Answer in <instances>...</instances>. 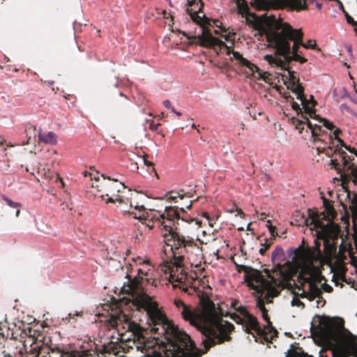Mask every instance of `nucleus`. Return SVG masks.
Returning a JSON list of instances; mask_svg holds the SVG:
<instances>
[{
	"instance_id": "0eeeda50",
	"label": "nucleus",
	"mask_w": 357,
	"mask_h": 357,
	"mask_svg": "<svg viewBox=\"0 0 357 357\" xmlns=\"http://www.w3.org/2000/svg\"><path fill=\"white\" fill-rule=\"evenodd\" d=\"M228 314L227 312L225 314L220 306H219L218 314L213 312L211 314L210 324L204 328L203 334L208 338L211 347L231 340L229 333L234 330V326L222 319V317Z\"/></svg>"
},
{
	"instance_id": "5fc2aeb1",
	"label": "nucleus",
	"mask_w": 357,
	"mask_h": 357,
	"mask_svg": "<svg viewBox=\"0 0 357 357\" xmlns=\"http://www.w3.org/2000/svg\"><path fill=\"white\" fill-rule=\"evenodd\" d=\"M250 225H251V223L247 224V231H250L251 230Z\"/></svg>"
},
{
	"instance_id": "774afa93",
	"label": "nucleus",
	"mask_w": 357,
	"mask_h": 357,
	"mask_svg": "<svg viewBox=\"0 0 357 357\" xmlns=\"http://www.w3.org/2000/svg\"><path fill=\"white\" fill-rule=\"evenodd\" d=\"M348 51H349V52H351V46L348 47Z\"/></svg>"
},
{
	"instance_id": "e433bc0d",
	"label": "nucleus",
	"mask_w": 357,
	"mask_h": 357,
	"mask_svg": "<svg viewBox=\"0 0 357 357\" xmlns=\"http://www.w3.org/2000/svg\"><path fill=\"white\" fill-rule=\"evenodd\" d=\"M192 204V200H187L185 202L181 204L180 209L182 212L185 213V208H190Z\"/></svg>"
},
{
	"instance_id": "9b49d317",
	"label": "nucleus",
	"mask_w": 357,
	"mask_h": 357,
	"mask_svg": "<svg viewBox=\"0 0 357 357\" xmlns=\"http://www.w3.org/2000/svg\"><path fill=\"white\" fill-rule=\"evenodd\" d=\"M102 177V180L96 178V183H93L91 185L94 195L105 200L107 204L123 202L124 197L122 195V190H126L125 185L118 182L117 179L111 180L110 178L106 179L103 176Z\"/></svg>"
},
{
	"instance_id": "864d4df0",
	"label": "nucleus",
	"mask_w": 357,
	"mask_h": 357,
	"mask_svg": "<svg viewBox=\"0 0 357 357\" xmlns=\"http://www.w3.org/2000/svg\"><path fill=\"white\" fill-rule=\"evenodd\" d=\"M340 3V8H341V10L343 11V13L346 12V11H345V10H344V6H343V5H342V2L340 1V3Z\"/></svg>"
},
{
	"instance_id": "423d86ee",
	"label": "nucleus",
	"mask_w": 357,
	"mask_h": 357,
	"mask_svg": "<svg viewBox=\"0 0 357 357\" xmlns=\"http://www.w3.org/2000/svg\"><path fill=\"white\" fill-rule=\"evenodd\" d=\"M317 150L318 153H324L328 157H332L333 154L337 153L340 158L341 162H338L337 159H331L330 165L332 168H334L340 176L342 181V185L347 192V197L352 199L354 204H357V194L355 192L351 193L347 190V185L351 179L355 185H357V167L354 163L350 162L354 160V158L349 156L344 151L341 150L337 146L336 149H333L331 146H317Z\"/></svg>"
},
{
	"instance_id": "ea45409f",
	"label": "nucleus",
	"mask_w": 357,
	"mask_h": 357,
	"mask_svg": "<svg viewBox=\"0 0 357 357\" xmlns=\"http://www.w3.org/2000/svg\"><path fill=\"white\" fill-rule=\"evenodd\" d=\"M128 204H130V200L128 198H126V199L124 198V202L122 203H119L120 206H121V210L122 212H123V209H129Z\"/></svg>"
},
{
	"instance_id": "f704fd0d",
	"label": "nucleus",
	"mask_w": 357,
	"mask_h": 357,
	"mask_svg": "<svg viewBox=\"0 0 357 357\" xmlns=\"http://www.w3.org/2000/svg\"><path fill=\"white\" fill-rule=\"evenodd\" d=\"M162 14L163 15V17L167 20L166 23L171 26L174 24L173 16L170 13H167L165 10H163L162 11Z\"/></svg>"
},
{
	"instance_id": "8fccbe9b",
	"label": "nucleus",
	"mask_w": 357,
	"mask_h": 357,
	"mask_svg": "<svg viewBox=\"0 0 357 357\" xmlns=\"http://www.w3.org/2000/svg\"><path fill=\"white\" fill-rule=\"evenodd\" d=\"M158 124H151L150 129L152 130H156L158 128Z\"/></svg>"
},
{
	"instance_id": "2eb2a0df",
	"label": "nucleus",
	"mask_w": 357,
	"mask_h": 357,
	"mask_svg": "<svg viewBox=\"0 0 357 357\" xmlns=\"http://www.w3.org/2000/svg\"><path fill=\"white\" fill-rule=\"evenodd\" d=\"M129 209H123V215H131L135 219L143 220L142 224L145 225L149 229H153V224H150V221L154 218L152 210L146 211L143 204H139L132 197L129 199Z\"/></svg>"
},
{
	"instance_id": "603ef678",
	"label": "nucleus",
	"mask_w": 357,
	"mask_h": 357,
	"mask_svg": "<svg viewBox=\"0 0 357 357\" xmlns=\"http://www.w3.org/2000/svg\"><path fill=\"white\" fill-rule=\"evenodd\" d=\"M6 140L0 136V145H2L5 143Z\"/></svg>"
},
{
	"instance_id": "aec40b11",
	"label": "nucleus",
	"mask_w": 357,
	"mask_h": 357,
	"mask_svg": "<svg viewBox=\"0 0 357 357\" xmlns=\"http://www.w3.org/2000/svg\"><path fill=\"white\" fill-rule=\"evenodd\" d=\"M235 7L231 9L232 13L236 12L243 18H245V0H233Z\"/></svg>"
},
{
	"instance_id": "a211bd4d",
	"label": "nucleus",
	"mask_w": 357,
	"mask_h": 357,
	"mask_svg": "<svg viewBox=\"0 0 357 357\" xmlns=\"http://www.w3.org/2000/svg\"><path fill=\"white\" fill-rule=\"evenodd\" d=\"M230 306L231 308L239 312L241 316L236 314L231 315V318L236 322L242 324L243 328L245 326L244 322L245 321V306L240 305L238 300H231Z\"/></svg>"
},
{
	"instance_id": "13d9d810",
	"label": "nucleus",
	"mask_w": 357,
	"mask_h": 357,
	"mask_svg": "<svg viewBox=\"0 0 357 357\" xmlns=\"http://www.w3.org/2000/svg\"><path fill=\"white\" fill-rule=\"evenodd\" d=\"M171 109V111L174 113H175L176 112V110L174 109V107H171V108H169Z\"/></svg>"
},
{
	"instance_id": "c9c22d12",
	"label": "nucleus",
	"mask_w": 357,
	"mask_h": 357,
	"mask_svg": "<svg viewBox=\"0 0 357 357\" xmlns=\"http://www.w3.org/2000/svg\"><path fill=\"white\" fill-rule=\"evenodd\" d=\"M9 335L8 329L3 328L0 326V340L1 339H7V337Z\"/></svg>"
},
{
	"instance_id": "37998d69",
	"label": "nucleus",
	"mask_w": 357,
	"mask_h": 357,
	"mask_svg": "<svg viewBox=\"0 0 357 357\" xmlns=\"http://www.w3.org/2000/svg\"><path fill=\"white\" fill-rule=\"evenodd\" d=\"M268 229H269V231H270L271 235L272 236V238H275L276 236H278V234L275 231V230H276L275 227H274V226H273L271 225H268Z\"/></svg>"
},
{
	"instance_id": "6ab92c4d",
	"label": "nucleus",
	"mask_w": 357,
	"mask_h": 357,
	"mask_svg": "<svg viewBox=\"0 0 357 357\" xmlns=\"http://www.w3.org/2000/svg\"><path fill=\"white\" fill-rule=\"evenodd\" d=\"M40 142L45 144H54L56 143V136L53 132H48L47 133L40 132L38 135Z\"/></svg>"
},
{
	"instance_id": "f8f14e48",
	"label": "nucleus",
	"mask_w": 357,
	"mask_h": 357,
	"mask_svg": "<svg viewBox=\"0 0 357 357\" xmlns=\"http://www.w3.org/2000/svg\"><path fill=\"white\" fill-rule=\"evenodd\" d=\"M324 279V278L321 274L311 270L302 271L298 277L301 284L296 287L298 291H301L300 297L306 298L310 301L321 298L322 291L319 288V284Z\"/></svg>"
},
{
	"instance_id": "2f4dec72",
	"label": "nucleus",
	"mask_w": 357,
	"mask_h": 357,
	"mask_svg": "<svg viewBox=\"0 0 357 357\" xmlns=\"http://www.w3.org/2000/svg\"><path fill=\"white\" fill-rule=\"evenodd\" d=\"M298 296H300V294H296L294 295L291 301V305L304 308L305 304L299 299Z\"/></svg>"
},
{
	"instance_id": "69168bd1",
	"label": "nucleus",
	"mask_w": 357,
	"mask_h": 357,
	"mask_svg": "<svg viewBox=\"0 0 357 357\" xmlns=\"http://www.w3.org/2000/svg\"><path fill=\"white\" fill-rule=\"evenodd\" d=\"M238 230H239V231H243V227H238Z\"/></svg>"
},
{
	"instance_id": "4c0bfd02",
	"label": "nucleus",
	"mask_w": 357,
	"mask_h": 357,
	"mask_svg": "<svg viewBox=\"0 0 357 357\" xmlns=\"http://www.w3.org/2000/svg\"><path fill=\"white\" fill-rule=\"evenodd\" d=\"M147 157H148V155L144 153V155H143V161H144V165L148 166V167H152V170L155 172V169L153 167V163L152 162H151V161H149L147 160Z\"/></svg>"
},
{
	"instance_id": "412c9836",
	"label": "nucleus",
	"mask_w": 357,
	"mask_h": 357,
	"mask_svg": "<svg viewBox=\"0 0 357 357\" xmlns=\"http://www.w3.org/2000/svg\"><path fill=\"white\" fill-rule=\"evenodd\" d=\"M181 314L182 317L185 321H190V324H192L195 321V314L189 306L186 305L185 307H183V310L181 311Z\"/></svg>"
},
{
	"instance_id": "4be33fe9",
	"label": "nucleus",
	"mask_w": 357,
	"mask_h": 357,
	"mask_svg": "<svg viewBox=\"0 0 357 357\" xmlns=\"http://www.w3.org/2000/svg\"><path fill=\"white\" fill-rule=\"evenodd\" d=\"M167 197L168 199H170V200H172L175 202H177V199L179 198L180 199H183L185 197H191L190 195H189L188 194H185L183 192V190H181L179 192H174V191H171V192H169L167 194Z\"/></svg>"
},
{
	"instance_id": "09e8293b",
	"label": "nucleus",
	"mask_w": 357,
	"mask_h": 357,
	"mask_svg": "<svg viewBox=\"0 0 357 357\" xmlns=\"http://www.w3.org/2000/svg\"><path fill=\"white\" fill-rule=\"evenodd\" d=\"M163 105H165V107H167L168 109L171 108V107H172L171 102L169 100H165L163 102Z\"/></svg>"
},
{
	"instance_id": "1a4fd4ad",
	"label": "nucleus",
	"mask_w": 357,
	"mask_h": 357,
	"mask_svg": "<svg viewBox=\"0 0 357 357\" xmlns=\"http://www.w3.org/2000/svg\"><path fill=\"white\" fill-rule=\"evenodd\" d=\"M257 306L262 311L264 319L268 321V326H264L262 328L257 318L247 312V334L249 336H252L256 342H261L262 344L264 342H271L275 337H278V331L271 326V322L269 321L264 306V300L259 298H257Z\"/></svg>"
},
{
	"instance_id": "338daca9",
	"label": "nucleus",
	"mask_w": 357,
	"mask_h": 357,
	"mask_svg": "<svg viewBox=\"0 0 357 357\" xmlns=\"http://www.w3.org/2000/svg\"><path fill=\"white\" fill-rule=\"evenodd\" d=\"M134 165H135V168H136L137 169H138L137 164V163H135V164H134Z\"/></svg>"
},
{
	"instance_id": "3c124183",
	"label": "nucleus",
	"mask_w": 357,
	"mask_h": 357,
	"mask_svg": "<svg viewBox=\"0 0 357 357\" xmlns=\"http://www.w3.org/2000/svg\"><path fill=\"white\" fill-rule=\"evenodd\" d=\"M79 313H78V312H77L76 314H73L70 313V314H68V317H67V318H66V319L70 320V319L71 318H73L74 316H79Z\"/></svg>"
},
{
	"instance_id": "a19ab883",
	"label": "nucleus",
	"mask_w": 357,
	"mask_h": 357,
	"mask_svg": "<svg viewBox=\"0 0 357 357\" xmlns=\"http://www.w3.org/2000/svg\"><path fill=\"white\" fill-rule=\"evenodd\" d=\"M174 304L177 308L183 310V307H185L186 305L180 299H175Z\"/></svg>"
},
{
	"instance_id": "e2e57ef3",
	"label": "nucleus",
	"mask_w": 357,
	"mask_h": 357,
	"mask_svg": "<svg viewBox=\"0 0 357 357\" xmlns=\"http://www.w3.org/2000/svg\"><path fill=\"white\" fill-rule=\"evenodd\" d=\"M317 7H318L319 8H321V4H320V3H317Z\"/></svg>"
},
{
	"instance_id": "6e6552de",
	"label": "nucleus",
	"mask_w": 357,
	"mask_h": 357,
	"mask_svg": "<svg viewBox=\"0 0 357 357\" xmlns=\"http://www.w3.org/2000/svg\"><path fill=\"white\" fill-rule=\"evenodd\" d=\"M323 202L324 211L321 213L310 211L309 216L310 219V224L313 225L316 229V235L317 236V238L314 240L316 247L319 248L320 243L319 240L322 239L324 240V247L327 249L328 247H333V245L330 244L328 233L335 212L333 207L325 197H323Z\"/></svg>"
},
{
	"instance_id": "dca6fc26",
	"label": "nucleus",
	"mask_w": 357,
	"mask_h": 357,
	"mask_svg": "<svg viewBox=\"0 0 357 357\" xmlns=\"http://www.w3.org/2000/svg\"><path fill=\"white\" fill-rule=\"evenodd\" d=\"M310 117L307 116L304 117V120H298L296 118H293V124L300 133L303 131L305 126H306L307 129L311 130V133L314 138L318 137L319 135H321V132H322L321 126L317 123H312L310 121ZM314 140H319V139L317 138Z\"/></svg>"
},
{
	"instance_id": "6e6d98bb",
	"label": "nucleus",
	"mask_w": 357,
	"mask_h": 357,
	"mask_svg": "<svg viewBox=\"0 0 357 357\" xmlns=\"http://www.w3.org/2000/svg\"><path fill=\"white\" fill-rule=\"evenodd\" d=\"M119 96H120L121 97H123L126 100H127V97H126V96H124L122 93H119Z\"/></svg>"
},
{
	"instance_id": "79ce46f5",
	"label": "nucleus",
	"mask_w": 357,
	"mask_h": 357,
	"mask_svg": "<svg viewBox=\"0 0 357 357\" xmlns=\"http://www.w3.org/2000/svg\"><path fill=\"white\" fill-rule=\"evenodd\" d=\"M340 132L341 130L339 128H337L333 131V135H331L329 139L331 140L334 137V139H336L337 142L338 143V139H340L338 135Z\"/></svg>"
},
{
	"instance_id": "a18cd8bd",
	"label": "nucleus",
	"mask_w": 357,
	"mask_h": 357,
	"mask_svg": "<svg viewBox=\"0 0 357 357\" xmlns=\"http://www.w3.org/2000/svg\"><path fill=\"white\" fill-rule=\"evenodd\" d=\"M322 289L326 291V292H331L333 291V287L328 284H327L326 282L322 284Z\"/></svg>"
},
{
	"instance_id": "5701e85b",
	"label": "nucleus",
	"mask_w": 357,
	"mask_h": 357,
	"mask_svg": "<svg viewBox=\"0 0 357 357\" xmlns=\"http://www.w3.org/2000/svg\"><path fill=\"white\" fill-rule=\"evenodd\" d=\"M284 257L282 248L277 246L272 252V261L274 263L280 264Z\"/></svg>"
},
{
	"instance_id": "de8ad7c7",
	"label": "nucleus",
	"mask_w": 357,
	"mask_h": 357,
	"mask_svg": "<svg viewBox=\"0 0 357 357\" xmlns=\"http://www.w3.org/2000/svg\"><path fill=\"white\" fill-rule=\"evenodd\" d=\"M213 24H214V25L215 26L220 28L221 31H222L224 32H226L225 29V28H222V26H221L222 23L219 20H213Z\"/></svg>"
},
{
	"instance_id": "a878e982",
	"label": "nucleus",
	"mask_w": 357,
	"mask_h": 357,
	"mask_svg": "<svg viewBox=\"0 0 357 357\" xmlns=\"http://www.w3.org/2000/svg\"><path fill=\"white\" fill-rule=\"evenodd\" d=\"M313 119L318 121L319 123H322L323 126H324L328 130H332L335 128V126L332 122H330L329 121L325 119L320 118L318 115H317V116H315V118Z\"/></svg>"
},
{
	"instance_id": "c756f323",
	"label": "nucleus",
	"mask_w": 357,
	"mask_h": 357,
	"mask_svg": "<svg viewBox=\"0 0 357 357\" xmlns=\"http://www.w3.org/2000/svg\"><path fill=\"white\" fill-rule=\"evenodd\" d=\"M344 13L347 20V22L349 24L354 26V31L356 35L357 36V21H355L354 18L351 16H350L347 12H344Z\"/></svg>"
},
{
	"instance_id": "ddd939ff",
	"label": "nucleus",
	"mask_w": 357,
	"mask_h": 357,
	"mask_svg": "<svg viewBox=\"0 0 357 357\" xmlns=\"http://www.w3.org/2000/svg\"><path fill=\"white\" fill-rule=\"evenodd\" d=\"M252 269L247 266V287L255 290L257 298H261L264 301L278 296L279 291L276 289L268 280L265 279L259 272L257 273L255 278H252L250 271Z\"/></svg>"
},
{
	"instance_id": "f3484780",
	"label": "nucleus",
	"mask_w": 357,
	"mask_h": 357,
	"mask_svg": "<svg viewBox=\"0 0 357 357\" xmlns=\"http://www.w3.org/2000/svg\"><path fill=\"white\" fill-rule=\"evenodd\" d=\"M247 77L250 75L258 79H263L266 82L272 80V75L268 72H264L260 70L257 66L252 64L247 60Z\"/></svg>"
},
{
	"instance_id": "39448f33",
	"label": "nucleus",
	"mask_w": 357,
	"mask_h": 357,
	"mask_svg": "<svg viewBox=\"0 0 357 357\" xmlns=\"http://www.w3.org/2000/svg\"><path fill=\"white\" fill-rule=\"evenodd\" d=\"M318 328L321 337L328 342L337 344L342 341L345 350L357 357V337L348 332L344 335V320L340 318H330L318 316Z\"/></svg>"
},
{
	"instance_id": "49530a36",
	"label": "nucleus",
	"mask_w": 357,
	"mask_h": 357,
	"mask_svg": "<svg viewBox=\"0 0 357 357\" xmlns=\"http://www.w3.org/2000/svg\"><path fill=\"white\" fill-rule=\"evenodd\" d=\"M6 341V339H1L0 340V354L5 353L3 348H4V343Z\"/></svg>"
},
{
	"instance_id": "bf43d9fd",
	"label": "nucleus",
	"mask_w": 357,
	"mask_h": 357,
	"mask_svg": "<svg viewBox=\"0 0 357 357\" xmlns=\"http://www.w3.org/2000/svg\"><path fill=\"white\" fill-rule=\"evenodd\" d=\"M136 239L138 240V241L139 242L140 241V238H139V235H138L137 234H136Z\"/></svg>"
},
{
	"instance_id": "4d7b16f0",
	"label": "nucleus",
	"mask_w": 357,
	"mask_h": 357,
	"mask_svg": "<svg viewBox=\"0 0 357 357\" xmlns=\"http://www.w3.org/2000/svg\"><path fill=\"white\" fill-rule=\"evenodd\" d=\"M174 114H176V115L177 116H181V113L180 112H177V111H176Z\"/></svg>"
},
{
	"instance_id": "473e14b6",
	"label": "nucleus",
	"mask_w": 357,
	"mask_h": 357,
	"mask_svg": "<svg viewBox=\"0 0 357 357\" xmlns=\"http://www.w3.org/2000/svg\"><path fill=\"white\" fill-rule=\"evenodd\" d=\"M287 357H312L311 356H308L307 354L303 352L300 353L296 351L289 350L287 353Z\"/></svg>"
},
{
	"instance_id": "4468645a",
	"label": "nucleus",
	"mask_w": 357,
	"mask_h": 357,
	"mask_svg": "<svg viewBox=\"0 0 357 357\" xmlns=\"http://www.w3.org/2000/svg\"><path fill=\"white\" fill-rule=\"evenodd\" d=\"M307 0H252V7L258 10H266L271 8H288L300 11L307 10Z\"/></svg>"
},
{
	"instance_id": "052dcab7",
	"label": "nucleus",
	"mask_w": 357,
	"mask_h": 357,
	"mask_svg": "<svg viewBox=\"0 0 357 357\" xmlns=\"http://www.w3.org/2000/svg\"><path fill=\"white\" fill-rule=\"evenodd\" d=\"M136 239L138 240V241L139 242L140 241V238H139V235H138L137 234H136Z\"/></svg>"
},
{
	"instance_id": "72a5a7b5",
	"label": "nucleus",
	"mask_w": 357,
	"mask_h": 357,
	"mask_svg": "<svg viewBox=\"0 0 357 357\" xmlns=\"http://www.w3.org/2000/svg\"><path fill=\"white\" fill-rule=\"evenodd\" d=\"M339 146L344 147L350 153H354L357 157V150L355 148H351V146H347L342 139H338L337 146Z\"/></svg>"
},
{
	"instance_id": "7ed1b4c3",
	"label": "nucleus",
	"mask_w": 357,
	"mask_h": 357,
	"mask_svg": "<svg viewBox=\"0 0 357 357\" xmlns=\"http://www.w3.org/2000/svg\"><path fill=\"white\" fill-rule=\"evenodd\" d=\"M178 207L167 206L165 212L160 214L155 211H153V218L150 224L162 227L165 232L162 235L166 238V245L164 253L172 251L178 259L188 253H200L202 250L195 239L181 233L189 229L190 225L195 222V225L199 221L195 218H189L185 214L180 215L177 211Z\"/></svg>"
},
{
	"instance_id": "58836bf2",
	"label": "nucleus",
	"mask_w": 357,
	"mask_h": 357,
	"mask_svg": "<svg viewBox=\"0 0 357 357\" xmlns=\"http://www.w3.org/2000/svg\"><path fill=\"white\" fill-rule=\"evenodd\" d=\"M115 346L111 343L109 345H104L103 347V351L105 353H110V352H115L114 348Z\"/></svg>"
},
{
	"instance_id": "cd10ccee",
	"label": "nucleus",
	"mask_w": 357,
	"mask_h": 357,
	"mask_svg": "<svg viewBox=\"0 0 357 357\" xmlns=\"http://www.w3.org/2000/svg\"><path fill=\"white\" fill-rule=\"evenodd\" d=\"M96 355H98L96 351L91 349L78 351V357H96Z\"/></svg>"
},
{
	"instance_id": "680f3d73",
	"label": "nucleus",
	"mask_w": 357,
	"mask_h": 357,
	"mask_svg": "<svg viewBox=\"0 0 357 357\" xmlns=\"http://www.w3.org/2000/svg\"><path fill=\"white\" fill-rule=\"evenodd\" d=\"M240 249H241V252L243 254V245L240 246Z\"/></svg>"
},
{
	"instance_id": "7c9ffc66",
	"label": "nucleus",
	"mask_w": 357,
	"mask_h": 357,
	"mask_svg": "<svg viewBox=\"0 0 357 357\" xmlns=\"http://www.w3.org/2000/svg\"><path fill=\"white\" fill-rule=\"evenodd\" d=\"M230 213H236V216H239L241 218H244L245 213L243 210L238 208L236 204H234L231 208L228 209Z\"/></svg>"
},
{
	"instance_id": "bb28decb",
	"label": "nucleus",
	"mask_w": 357,
	"mask_h": 357,
	"mask_svg": "<svg viewBox=\"0 0 357 357\" xmlns=\"http://www.w3.org/2000/svg\"><path fill=\"white\" fill-rule=\"evenodd\" d=\"M349 354L344 348H336L333 351V357H349Z\"/></svg>"
},
{
	"instance_id": "b1692460",
	"label": "nucleus",
	"mask_w": 357,
	"mask_h": 357,
	"mask_svg": "<svg viewBox=\"0 0 357 357\" xmlns=\"http://www.w3.org/2000/svg\"><path fill=\"white\" fill-rule=\"evenodd\" d=\"M1 198L3 199V200H4L6 202V203L10 207L17 208V211H16V213H15V215H16V217H19V215L20 214V208L22 206L21 204L19 203V202H13V200H11L10 199H9L8 197H6L5 195H1Z\"/></svg>"
},
{
	"instance_id": "0e129e2a",
	"label": "nucleus",
	"mask_w": 357,
	"mask_h": 357,
	"mask_svg": "<svg viewBox=\"0 0 357 357\" xmlns=\"http://www.w3.org/2000/svg\"><path fill=\"white\" fill-rule=\"evenodd\" d=\"M218 33H219V31H218V30H215V31H214V33H215V34H218Z\"/></svg>"
},
{
	"instance_id": "20e7f679",
	"label": "nucleus",
	"mask_w": 357,
	"mask_h": 357,
	"mask_svg": "<svg viewBox=\"0 0 357 357\" xmlns=\"http://www.w3.org/2000/svg\"><path fill=\"white\" fill-rule=\"evenodd\" d=\"M189 8L186 11L190 16L192 20L202 27V34L199 36V39L202 45L207 47L213 48L217 53L225 52L227 55L231 54V59L235 60L241 67L245 66V59L238 52L231 50V47L227 46L225 42L218 38L213 36L211 30L208 26H211V20L203 15L202 13L204 3L202 0H188Z\"/></svg>"
},
{
	"instance_id": "393cba45",
	"label": "nucleus",
	"mask_w": 357,
	"mask_h": 357,
	"mask_svg": "<svg viewBox=\"0 0 357 357\" xmlns=\"http://www.w3.org/2000/svg\"><path fill=\"white\" fill-rule=\"evenodd\" d=\"M237 257H240V256H238L237 255H235L234 257H232L231 260L234 262V264H235L236 270L238 271V272H239V273L240 272H244V275H243V282H245V265L238 264V262L236 261V258Z\"/></svg>"
},
{
	"instance_id": "9d476101",
	"label": "nucleus",
	"mask_w": 357,
	"mask_h": 357,
	"mask_svg": "<svg viewBox=\"0 0 357 357\" xmlns=\"http://www.w3.org/2000/svg\"><path fill=\"white\" fill-rule=\"evenodd\" d=\"M294 71L289 70V79L290 86L288 88L296 95L297 99L301 102L302 107L300 105L293 101L294 98L291 96H286L287 101H291V107L295 110L298 114H301V119L304 120V117L307 116L310 118H315L317 116L314 107L317 105V102L314 100V97L310 96V100H307L304 95V89L299 82V79L294 75ZM299 120L298 119H297Z\"/></svg>"
},
{
	"instance_id": "f03ea898",
	"label": "nucleus",
	"mask_w": 357,
	"mask_h": 357,
	"mask_svg": "<svg viewBox=\"0 0 357 357\" xmlns=\"http://www.w3.org/2000/svg\"><path fill=\"white\" fill-rule=\"evenodd\" d=\"M250 15L251 13L247 4V25L252 26L255 36L258 37L259 40L265 38L268 47L275 51V56L271 54L264 56V59L272 66L289 73L291 70V62L304 63L307 61L299 50L301 46L305 49L317 48L315 40H309L307 43H303V33L301 29H294L289 24L278 20L273 15L256 17L253 22L249 19Z\"/></svg>"
},
{
	"instance_id": "c85d7f7f",
	"label": "nucleus",
	"mask_w": 357,
	"mask_h": 357,
	"mask_svg": "<svg viewBox=\"0 0 357 357\" xmlns=\"http://www.w3.org/2000/svg\"><path fill=\"white\" fill-rule=\"evenodd\" d=\"M273 243V239L272 238L270 240L265 239V243L264 244L261 243V248L259 250V252L262 255H264Z\"/></svg>"
},
{
	"instance_id": "c03bdc74",
	"label": "nucleus",
	"mask_w": 357,
	"mask_h": 357,
	"mask_svg": "<svg viewBox=\"0 0 357 357\" xmlns=\"http://www.w3.org/2000/svg\"><path fill=\"white\" fill-rule=\"evenodd\" d=\"M234 35L235 33H233V35H230V33H229L228 34L222 35V37H223L225 40L227 41H232L235 39Z\"/></svg>"
},
{
	"instance_id": "f257e3e1",
	"label": "nucleus",
	"mask_w": 357,
	"mask_h": 357,
	"mask_svg": "<svg viewBox=\"0 0 357 357\" xmlns=\"http://www.w3.org/2000/svg\"><path fill=\"white\" fill-rule=\"evenodd\" d=\"M168 252L169 255H165V263L157 270L148 261L133 258L135 264H128L126 266L128 282L121 288V291L130 297L129 301L137 310L146 312L151 332L154 335L153 339L144 337L139 324L123 312L113 317L112 320V326L132 333L137 349L144 353L143 357H179L189 350L192 344L189 335L169 321L159 310L158 303L144 291L145 283L158 287L160 282L159 278L163 273L174 288L178 287L188 292V279L182 263L185 257L190 259L199 253H188L178 259L174 252Z\"/></svg>"
}]
</instances>
